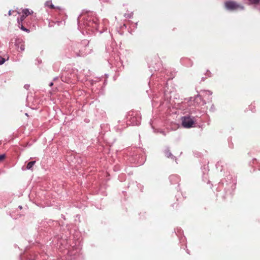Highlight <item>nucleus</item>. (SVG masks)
<instances>
[{
    "instance_id": "10",
    "label": "nucleus",
    "mask_w": 260,
    "mask_h": 260,
    "mask_svg": "<svg viewBox=\"0 0 260 260\" xmlns=\"http://www.w3.org/2000/svg\"><path fill=\"white\" fill-rule=\"evenodd\" d=\"M5 61V59L0 56V64H3Z\"/></svg>"
},
{
    "instance_id": "11",
    "label": "nucleus",
    "mask_w": 260,
    "mask_h": 260,
    "mask_svg": "<svg viewBox=\"0 0 260 260\" xmlns=\"http://www.w3.org/2000/svg\"><path fill=\"white\" fill-rule=\"evenodd\" d=\"M171 153L170 152H169V151H166V155L168 157H169L171 155Z\"/></svg>"
},
{
    "instance_id": "2",
    "label": "nucleus",
    "mask_w": 260,
    "mask_h": 260,
    "mask_svg": "<svg viewBox=\"0 0 260 260\" xmlns=\"http://www.w3.org/2000/svg\"><path fill=\"white\" fill-rule=\"evenodd\" d=\"M226 8L229 10H235L237 8V4L234 2H227L225 4Z\"/></svg>"
},
{
    "instance_id": "12",
    "label": "nucleus",
    "mask_w": 260,
    "mask_h": 260,
    "mask_svg": "<svg viewBox=\"0 0 260 260\" xmlns=\"http://www.w3.org/2000/svg\"><path fill=\"white\" fill-rule=\"evenodd\" d=\"M252 3H257L260 0H249Z\"/></svg>"
},
{
    "instance_id": "7",
    "label": "nucleus",
    "mask_w": 260,
    "mask_h": 260,
    "mask_svg": "<svg viewBox=\"0 0 260 260\" xmlns=\"http://www.w3.org/2000/svg\"><path fill=\"white\" fill-rule=\"evenodd\" d=\"M19 27L23 30L24 31H25L26 32H28L29 31V30L27 29V28H26L25 27H24L22 24V23H20V26H19Z\"/></svg>"
},
{
    "instance_id": "8",
    "label": "nucleus",
    "mask_w": 260,
    "mask_h": 260,
    "mask_svg": "<svg viewBox=\"0 0 260 260\" xmlns=\"http://www.w3.org/2000/svg\"><path fill=\"white\" fill-rule=\"evenodd\" d=\"M18 48H20L21 51H24L25 49V46L23 43L20 44V46H18Z\"/></svg>"
},
{
    "instance_id": "3",
    "label": "nucleus",
    "mask_w": 260,
    "mask_h": 260,
    "mask_svg": "<svg viewBox=\"0 0 260 260\" xmlns=\"http://www.w3.org/2000/svg\"><path fill=\"white\" fill-rule=\"evenodd\" d=\"M22 13L25 15V16H27L32 13V11H30L28 9H25L22 11Z\"/></svg>"
},
{
    "instance_id": "13",
    "label": "nucleus",
    "mask_w": 260,
    "mask_h": 260,
    "mask_svg": "<svg viewBox=\"0 0 260 260\" xmlns=\"http://www.w3.org/2000/svg\"><path fill=\"white\" fill-rule=\"evenodd\" d=\"M11 15V11H9V15Z\"/></svg>"
},
{
    "instance_id": "1",
    "label": "nucleus",
    "mask_w": 260,
    "mask_h": 260,
    "mask_svg": "<svg viewBox=\"0 0 260 260\" xmlns=\"http://www.w3.org/2000/svg\"><path fill=\"white\" fill-rule=\"evenodd\" d=\"M194 124V121L189 117L182 118V125L185 128H190Z\"/></svg>"
},
{
    "instance_id": "9",
    "label": "nucleus",
    "mask_w": 260,
    "mask_h": 260,
    "mask_svg": "<svg viewBox=\"0 0 260 260\" xmlns=\"http://www.w3.org/2000/svg\"><path fill=\"white\" fill-rule=\"evenodd\" d=\"M5 158H6L5 154L0 155V162L3 161Z\"/></svg>"
},
{
    "instance_id": "4",
    "label": "nucleus",
    "mask_w": 260,
    "mask_h": 260,
    "mask_svg": "<svg viewBox=\"0 0 260 260\" xmlns=\"http://www.w3.org/2000/svg\"><path fill=\"white\" fill-rule=\"evenodd\" d=\"M35 163H36V161H31L29 162L27 164V166H26L27 169H28V170L31 169L32 168V167H33V166L35 164Z\"/></svg>"
},
{
    "instance_id": "6",
    "label": "nucleus",
    "mask_w": 260,
    "mask_h": 260,
    "mask_svg": "<svg viewBox=\"0 0 260 260\" xmlns=\"http://www.w3.org/2000/svg\"><path fill=\"white\" fill-rule=\"evenodd\" d=\"M46 5L48 7H49L51 9L55 8L54 5L51 3V1H47L46 3Z\"/></svg>"
},
{
    "instance_id": "5",
    "label": "nucleus",
    "mask_w": 260,
    "mask_h": 260,
    "mask_svg": "<svg viewBox=\"0 0 260 260\" xmlns=\"http://www.w3.org/2000/svg\"><path fill=\"white\" fill-rule=\"evenodd\" d=\"M26 16L23 14L20 17V19H18V26H20V23H22V21L24 20Z\"/></svg>"
}]
</instances>
